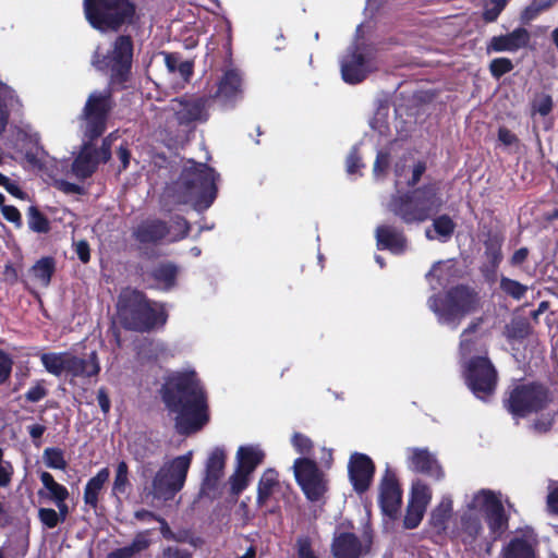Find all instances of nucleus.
<instances>
[{
  "mask_svg": "<svg viewBox=\"0 0 558 558\" xmlns=\"http://www.w3.org/2000/svg\"><path fill=\"white\" fill-rule=\"evenodd\" d=\"M162 399L177 414L175 426L180 434H192L208 422L206 396L194 371L170 375L165 384Z\"/></svg>",
  "mask_w": 558,
  "mask_h": 558,
  "instance_id": "nucleus-1",
  "label": "nucleus"
},
{
  "mask_svg": "<svg viewBox=\"0 0 558 558\" xmlns=\"http://www.w3.org/2000/svg\"><path fill=\"white\" fill-rule=\"evenodd\" d=\"M506 507L510 502L500 492L482 488L466 495L459 514V526L472 539L484 536L498 539L508 529L509 517Z\"/></svg>",
  "mask_w": 558,
  "mask_h": 558,
  "instance_id": "nucleus-2",
  "label": "nucleus"
},
{
  "mask_svg": "<svg viewBox=\"0 0 558 558\" xmlns=\"http://www.w3.org/2000/svg\"><path fill=\"white\" fill-rule=\"evenodd\" d=\"M110 108L111 95L109 89L94 92L89 95L83 110L81 124L84 140L93 141L102 134ZM112 137L111 134L104 140L99 151H96L90 143L84 141L82 150L72 166V171L77 178L85 179L89 177L99 161L106 162L110 159Z\"/></svg>",
  "mask_w": 558,
  "mask_h": 558,
  "instance_id": "nucleus-3",
  "label": "nucleus"
},
{
  "mask_svg": "<svg viewBox=\"0 0 558 558\" xmlns=\"http://www.w3.org/2000/svg\"><path fill=\"white\" fill-rule=\"evenodd\" d=\"M216 178L214 169L189 161L179 180L166 193L177 203L191 204L196 210H205L216 198Z\"/></svg>",
  "mask_w": 558,
  "mask_h": 558,
  "instance_id": "nucleus-4",
  "label": "nucleus"
},
{
  "mask_svg": "<svg viewBox=\"0 0 558 558\" xmlns=\"http://www.w3.org/2000/svg\"><path fill=\"white\" fill-rule=\"evenodd\" d=\"M481 320L472 323L463 330L460 340V355L463 362V374L465 381L472 392L482 400H486L494 393L497 384V373L486 352L484 355L470 357L469 355L475 350V332Z\"/></svg>",
  "mask_w": 558,
  "mask_h": 558,
  "instance_id": "nucleus-5",
  "label": "nucleus"
},
{
  "mask_svg": "<svg viewBox=\"0 0 558 558\" xmlns=\"http://www.w3.org/2000/svg\"><path fill=\"white\" fill-rule=\"evenodd\" d=\"M118 317L121 324L132 330L148 331L163 326L167 313L162 304L150 302L145 296L132 289L121 292L118 301Z\"/></svg>",
  "mask_w": 558,
  "mask_h": 558,
  "instance_id": "nucleus-6",
  "label": "nucleus"
},
{
  "mask_svg": "<svg viewBox=\"0 0 558 558\" xmlns=\"http://www.w3.org/2000/svg\"><path fill=\"white\" fill-rule=\"evenodd\" d=\"M444 204L436 184H427L404 195L392 196L388 209L405 223L423 222Z\"/></svg>",
  "mask_w": 558,
  "mask_h": 558,
  "instance_id": "nucleus-7",
  "label": "nucleus"
},
{
  "mask_svg": "<svg viewBox=\"0 0 558 558\" xmlns=\"http://www.w3.org/2000/svg\"><path fill=\"white\" fill-rule=\"evenodd\" d=\"M393 163L395 186L415 185L426 170L425 162L417 160L411 153H400L397 143L378 150L373 167L374 177L379 180L386 177Z\"/></svg>",
  "mask_w": 558,
  "mask_h": 558,
  "instance_id": "nucleus-8",
  "label": "nucleus"
},
{
  "mask_svg": "<svg viewBox=\"0 0 558 558\" xmlns=\"http://www.w3.org/2000/svg\"><path fill=\"white\" fill-rule=\"evenodd\" d=\"M477 302V295L473 291L465 287H457L444 296L429 298L427 304L439 324L454 329L465 315L475 311Z\"/></svg>",
  "mask_w": 558,
  "mask_h": 558,
  "instance_id": "nucleus-9",
  "label": "nucleus"
},
{
  "mask_svg": "<svg viewBox=\"0 0 558 558\" xmlns=\"http://www.w3.org/2000/svg\"><path fill=\"white\" fill-rule=\"evenodd\" d=\"M83 5L89 24L101 32L117 31L131 22L135 12L129 0H84Z\"/></svg>",
  "mask_w": 558,
  "mask_h": 558,
  "instance_id": "nucleus-10",
  "label": "nucleus"
},
{
  "mask_svg": "<svg viewBox=\"0 0 558 558\" xmlns=\"http://www.w3.org/2000/svg\"><path fill=\"white\" fill-rule=\"evenodd\" d=\"M192 459L193 451H189L162 464L153 478L154 498L170 500L184 487Z\"/></svg>",
  "mask_w": 558,
  "mask_h": 558,
  "instance_id": "nucleus-11",
  "label": "nucleus"
},
{
  "mask_svg": "<svg viewBox=\"0 0 558 558\" xmlns=\"http://www.w3.org/2000/svg\"><path fill=\"white\" fill-rule=\"evenodd\" d=\"M363 25L356 29L354 44L341 58V75L344 82L356 84L362 82L369 73L377 70L374 48L362 41Z\"/></svg>",
  "mask_w": 558,
  "mask_h": 558,
  "instance_id": "nucleus-12",
  "label": "nucleus"
},
{
  "mask_svg": "<svg viewBox=\"0 0 558 558\" xmlns=\"http://www.w3.org/2000/svg\"><path fill=\"white\" fill-rule=\"evenodd\" d=\"M132 54L133 44L131 38L119 36L111 51L102 54L97 49L92 62L98 71L109 74L112 82L121 83L130 71Z\"/></svg>",
  "mask_w": 558,
  "mask_h": 558,
  "instance_id": "nucleus-13",
  "label": "nucleus"
},
{
  "mask_svg": "<svg viewBox=\"0 0 558 558\" xmlns=\"http://www.w3.org/2000/svg\"><path fill=\"white\" fill-rule=\"evenodd\" d=\"M294 476L306 498L316 501L327 492L325 474L310 458H299L293 463Z\"/></svg>",
  "mask_w": 558,
  "mask_h": 558,
  "instance_id": "nucleus-14",
  "label": "nucleus"
},
{
  "mask_svg": "<svg viewBox=\"0 0 558 558\" xmlns=\"http://www.w3.org/2000/svg\"><path fill=\"white\" fill-rule=\"evenodd\" d=\"M547 393L541 385H521L513 389L508 399V410L517 417H523L544 408Z\"/></svg>",
  "mask_w": 558,
  "mask_h": 558,
  "instance_id": "nucleus-15",
  "label": "nucleus"
},
{
  "mask_svg": "<svg viewBox=\"0 0 558 558\" xmlns=\"http://www.w3.org/2000/svg\"><path fill=\"white\" fill-rule=\"evenodd\" d=\"M207 102L204 97L173 99L163 112L167 117L173 116L179 124L203 121L207 119Z\"/></svg>",
  "mask_w": 558,
  "mask_h": 558,
  "instance_id": "nucleus-16",
  "label": "nucleus"
},
{
  "mask_svg": "<svg viewBox=\"0 0 558 558\" xmlns=\"http://www.w3.org/2000/svg\"><path fill=\"white\" fill-rule=\"evenodd\" d=\"M537 543L534 531L526 527L502 547L500 558H536Z\"/></svg>",
  "mask_w": 558,
  "mask_h": 558,
  "instance_id": "nucleus-17",
  "label": "nucleus"
},
{
  "mask_svg": "<svg viewBox=\"0 0 558 558\" xmlns=\"http://www.w3.org/2000/svg\"><path fill=\"white\" fill-rule=\"evenodd\" d=\"M369 548V541L363 543L351 533L337 531L331 543L333 558H360Z\"/></svg>",
  "mask_w": 558,
  "mask_h": 558,
  "instance_id": "nucleus-18",
  "label": "nucleus"
},
{
  "mask_svg": "<svg viewBox=\"0 0 558 558\" xmlns=\"http://www.w3.org/2000/svg\"><path fill=\"white\" fill-rule=\"evenodd\" d=\"M408 468L414 472L424 473L437 481L444 477V471L435 456L427 449L409 448L407 450Z\"/></svg>",
  "mask_w": 558,
  "mask_h": 558,
  "instance_id": "nucleus-19",
  "label": "nucleus"
},
{
  "mask_svg": "<svg viewBox=\"0 0 558 558\" xmlns=\"http://www.w3.org/2000/svg\"><path fill=\"white\" fill-rule=\"evenodd\" d=\"M401 500L402 493L397 478L387 471L379 485V505L383 512L393 518L400 509Z\"/></svg>",
  "mask_w": 558,
  "mask_h": 558,
  "instance_id": "nucleus-20",
  "label": "nucleus"
},
{
  "mask_svg": "<svg viewBox=\"0 0 558 558\" xmlns=\"http://www.w3.org/2000/svg\"><path fill=\"white\" fill-rule=\"evenodd\" d=\"M531 40L530 32L517 27L506 35L494 36L487 44V52H515L527 47Z\"/></svg>",
  "mask_w": 558,
  "mask_h": 558,
  "instance_id": "nucleus-21",
  "label": "nucleus"
},
{
  "mask_svg": "<svg viewBox=\"0 0 558 558\" xmlns=\"http://www.w3.org/2000/svg\"><path fill=\"white\" fill-rule=\"evenodd\" d=\"M374 464L372 460L363 453H354L349 462V475L351 483L356 492H365L374 475Z\"/></svg>",
  "mask_w": 558,
  "mask_h": 558,
  "instance_id": "nucleus-22",
  "label": "nucleus"
},
{
  "mask_svg": "<svg viewBox=\"0 0 558 558\" xmlns=\"http://www.w3.org/2000/svg\"><path fill=\"white\" fill-rule=\"evenodd\" d=\"M242 95V77L235 70H227L218 82L214 98L223 107L232 106Z\"/></svg>",
  "mask_w": 558,
  "mask_h": 558,
  "instance_id": "nucleus-23",
  "label": "nucleus"
},
{
  "mask_svg": "<svg viewBox=\"0 0 558 558\" xmlns=\"http://www.w3.org/2000/svg\"><path fill=\"white\" fill-rule=\"evenodd\" d=\"M100 372V365L96 352H92L88 357H80L70 353L66 374L72 379L89 378L97 376Z\"/></svg>",
  "mask_w": 558,
  "mask_h": 558,
  "instance_id": "nucleus-24",
  "label": "nucleus"
},
{
  "mask_svg": "<svg viewBox=\"0 0 558 558\" xmlns=\"http://www.w3.org/2000/svg\"><path fill=\"white\" fill-rule=\"evenodd\" d=\"M376 240L379 250H388L393 254H401L407 250L403 234L390 226H379L376 229Z\"/></svg>",
  "mask_w": 558,
  "mask_h": 558,
  "instance_id": "nucleus-25",
  "label": "nucleus"
},
{
  "mask_svg": "<svg viewBox=\"0 0 558 558\" xmlns=\"http://www.w3.org/2000/svg\"><path fill=\"white\" fill-rule=\"evenodd\" d=\"M226 462V453L221 448H215L206 463V477L203 483V492L215 488L217 482L222 476Z\"/></svg>",
  "mask_w": 558,
  "mask_h": 558,
  "instance_id": "nucleus-26",
  "label": "nucleus"
},
{
  "mask_svg": "<svg viewBox=\"0 0 558 558\" xmlns=\"http://www.w3.org/2000/svg\"><path fill=\"white\" fill-rule=\"evenodd\" d=\"M15 141L17 145L21 144V149L25 153L27 160L33 163L36 162L40 150L38 133L26 124L16 130Z\"/></svg>",
  "mask_w": 558,
  "mask_h": 558,
  "instance_id": "nucleus-27",
  "label": "nucleus"
},
{
  "mask_svg": "<svg viewBox=\"0 0 558 558\" xmlns=\"http://www.w3.org/2000/svg\"><path fill=\"white\" fill-rule=\"evenodd\" d=\"M134 234L142 243H154L167 238V227L160 220L149 219L142 222Z\"/></svg>",
  "mask_w": 558,
  "mask_h": 558,
  "instance_id": "nucleus-28",
  "label": "nucleus"
},
{
  "mask_svg": "<svg viewBox=\"0 0 558 558\" xmlns=\"http://www.w3.org/2000/svg\"><path fill=\"white\" fill-rule=\"evenodd\" d=\"M453 499L450 495H444L437 506L432 510L430 524L434 529L441 532L445 531L447 524L452 517Z\"/></svg>",
  "mask_w": 558,
  "mask_h": 558,
  "instance_id": "nucleus-29",
  "label": "nucleus"
},
{
  "mask_svg": "<svg viewBox=\"0 0 558 558\" xmlns=\"http://www.w3.org/2000/svg\"><path fill=\"white\" fill-rule=\"evenodd\" d=\"M264 457V451L257 445L241 446L236 452V465L253 473Z\"/></svg>",
  "mask_w": 558,
  "mask_h": 558,
  "instance_id": "nucleus-30",
  "label": "nucleus"
},
{
  "mask_svg": "<svg viewBox=\"0 0 558 558\" xmlns=\"http://www.w3.org/2000/svg\"><path fill=\"white\" fill-rule=\"evenodd\" d=\"M40 481L44 485V489L38 492L40 497L46 498L52 502L68 499L69 492L66 487L56 482L50 473L43 472L40 474Z\"/></svg>",
  "mask_w": 558,
  "mask_h": 558,
  "instance_id": "nucleus-31",
  "label": "nucleus"
},
{
  "mask_svg": "<svg viewBox=\"0 0 558 558\" xmlns=\"http://www.w3.org/2000/svg\"><path fill=\"white\" fill-rule=\"evenodd\" d=\"M19 106L15 92L0 78V134L5 130L9 112Z\"/></svg>",
  "mask_w": 558,
  "mask_h": 558,
  "instance_id": "nucleus-32",
  "label": "nucleus"
},
{
  "mask_svg": "<svg viewBox=\"0 0 558 558\" xmlns=\"http://www.w3.org/2000/svg\"><path fill=\"white\" fill-rule=\"evenodd\" d=\"M71 352H48L40 354V361L45 369L57 377L66 374L68 362Z\"/></svg>",
  "mask_w": 558,
  "mask_h": 558,
  "instance_id": "nucleus-33",
  "label": "nucleus"
},
{
  "mask_svg": "<svg viewBox=\"0 0 558 558\" xmlns=\"http://www.w3.org/2000/svg\"><path fill=\"white\" fill-rule=\"evenodd\" d=\"M150 545V539L146 532L138 533L132 543L128 546L117 548L107 555V558H134L144 551Z\"/></svg>",
  "mask_w": 558,
  "mask_h": 558,
  "instance_id": "nucleus-34",
  "label": "nucleus"
},
{
  "mask_svg": "<svg viewBox=\"0 0 558 558\" xmlns=\"http://www.w3.org/2000/svg\"><path fill=\"white\" fill-rule=\"evenodd\" d=\"M109 475V470L107 468H104L87 482L84 490L85 504L94 508L97 506L98 495L102 489L104 484L108 481Z\"/></svg>",
  "mask_w": 558,
  "mask_h": 558,
  "instance_id": "nucleus-35",
  "label": "nucleus"
},
{
  "mask_svg": "<svg viewBox=\"0 0 558 558\" xmlns=\"http://www.w3.org/2000/svg\"><path fill=\"white\" fill-rule=\"evenodd\" d=\"M454 231V223L450 217L444 215L436 218L433 222V229L428 228L425 235L428 240H439L446 242Z\"/></svg>",
  "mask_w": 558,
  "mask_h": 558,
  "instance_id": "nucleus-36",
  "label": "nucleus"
},
{
  "mask_svg": "<svg viewBox=\"0 0 558 558\" xmlns=\"http://www.w3.org/2000/svg\"><path fill=\"white\" fill-rule=\"evenodd\" d=\"M53 270V259L50 257H44L32 267L31 272L37 284L41 287H48Z\"/></svg>",
  "mask_w": 558,
  "mask_h": 558,
  "instance_id": "nucleus-37",
  "label": "nucleus"
},
{
  "mask_svg": "<svg viewBox=\"0 0 558 558\" xmlns=\"http://www.w3.org/2000/svg\"><path fill=\"white\" fill-rule=\"evenodd\" d=\"M165 63L169 72L178 73L183 81H187L193 72V64L181 60L177 54H165Z\"/></svg>",
  "mask_w": 558,
  "mask_h": 558,
  "instance_id": "nucleus-38",
  "label": "nucleus"
},
{
  "mask_svg": "<svg viewBox=\"0 0 558 558\" xmlns=\"http://www.w3.org/2000/svg\"><path fill=\"white\" fill-rule=\"evenodd\" d=\"M277 484L278 478L274 471H267L262 475L257 489V502L259 506L266 504Z\"/></svg>",
  "mask_w": 558,
  "mask_h": 558,
  "instance_id": "nucleus-39",
  "label": "nucleus"
},
{
  "mask_svg": "<svg viewBox=\"0 0 558 558\" xmlns=\"http://www.w3.org/2000/svg\"><path fill=\"white\" fill-rule=\"evenodd\" d=\"M153 276L157 282V287L167 290L174 284L177 268L173 265H160L155 268Z\"/></svg>",
  "mask_w": 558,
  "mask_h": 558,
  "instance_id": "nucleus-40",
  "label": "nucleus"
},
{
  "mask_svg": "<svg viewBox=\"0 0 558 558\" xmlns=\"http://www.w3.org/2000/svg\"><path fill=\"white\" fill-rule=\"evenodd\" d=\"M432 499V489L430 487L423 483L422 481H415L412 484L410 502L421 506L423 508H427Z\"/></svg>",
  "mask_w": 558,
  "mask_h": 558,
  "instance_id": "nucleus-41",
  "label": "nucleus"
},
{
  "mask_svg": "<svg viewBox=\"0 0 558 558\" xmlns=\"http://www.w3.org/2000/svg\"><path fill=\"white\" fill-rule=\"evenodd\" d=\"M27 223L29 229L37 233H46L50 229L48 219L35 206L28 208Z\"/></svg>",
  "mask_w": 558,
  "mask_h": 558,
  "instance_id": "nucleus-42",
  "label": "nucleus"
},
{
  "mask_svg": "<svg viewBox=\"0 0 558 558\" xmlns=\"http://www.w3.org/2000/svg\"><path fill=\"white\" fill-rule=\"evenodd\" d=\"M138 354L147 360H160L167 354V347L161 341H147L140 348Z\"/></svg>",
  "mask_w": 558,
  "mask_h": 558,
  "instance_id": "nucleus-43",
  "label": "nucleus"
},
{
  "mask_svg": "<svg viewBox=\"0 0 558 558\" xmlns=\"http://www.w3.org/2000/svg\"><path fill=\"white\" fill-rule=\"evenodd\" d=\"M130 485L129 482V469L124 461H121L117 465L116 476L112 486V493L116 496L123 495Z\"/></svg>",
  "mask_w": 558,
  "mask_h": 558,
  "instance_id": "nucleus-44",
  "label": "nucleus"
},
{
  "mask_svg": "<svg viewBox=\"0 0 558 558\" xmlns=\"http://www.w3.org/2000/svg\"><path fill=\"white\" fill-rule=\"evenodd\" d=\"M45 464L50 469L64 470L66 461L63 451L59 448H46L43 453Z\"/></svg>",
  "mask_w": 558,
  "mask_h": 558,
  "instance_id": "nucleus-45",
  "label": "nucleus"
},
{
  "mask_svg": "<svg viewBox=\"0 0 558 558\" xmlns=\"http://www.w3.org/2000/svg\"><path fill=\"white\" fill-rule=\"evenodd\" d=\"M251 474L252 472L236 465L234 474L230 477V485L233 494L239 495L246 488L251 478Z\"/></svg>",
  "mask_w": 558,
  "mask_h": 558,
  "instance_id": "nucleus-46",
  "label": "nucleus"
},
{
  "mask_svg": "<svg viewBox=\"0 0 558 558\" xmlns=\"http://www.w3.org/2000/svg\"><path fill=\"white\" fill-rule=\"evenodd\" d=\"M426 509L409 501L407 513L403 520L407 529H415L422 521Z\"/></svg>",
  "mask_w": 558,
  "mask_h": 558,
  "instance_id": "nucleus-47",
  "label": "nucleus"
},
{
  "mask_svg": "<svg viewBox=\"0 0 558 558\" xmlns=\"http://www.w3.org/2000/svg\"><path fill=\"white\" fill-rule=\"evenodd\" d=\"M291 444L298 453L304 456L303 458H307L313 452L312 440L301 433L293 434L291 438Z\"/></svg>",
  "mask_w": 558,
  "mask_h": 558,
  "instance_id": "nucleus-48",
  "label": "nucleus"
},
{
  "mask_svg": "<svg viewBox=\"0 0 558 558\" xmlns=\"http://www.w3.org/2000/svg\"><path fill=\"white\" fill-rule=\"evenodd\" d=\"M500 288L504 292L517 300L522 299L527 290V288L521 284L519 281L505 277L500 280Z\"/></svg>",
  "mask_w": 558,
  "mask_h": 558,
  "instance_id": "nucleus-49",
  "label": "nucleus"
},
{
  "mask_svg": "<svg viewBox=\"0 0 558 558\" xmlns=\"http://www.w3.org/2000/svg\"><path fill=\"white\" fill-rule=\"evenodd\" d=\"M513 64L508 58H496L489 64L490 73L494 77L499 78L504 74L510 72Z\"/></svg>",
  "mask_w": 558,
  "mask_h": 558,
  "instance_id": "nucleus-50",
  "label": "nucleus"
},
{
  "mask_svg": "<svg viewBox=\"0 0 558 558\" xmlns=\"http://www.w3.org/2000/svg\"><path fill=\"white\" fill-rule=\"evenodd\" d=\"M187 232H189L187 222L183 218L178 217L173 221V226L170 229L167 228V238L170 241H177V240L184 238L187 234Z\"/></svg>",
  "mask_w": 558,
  "mask_h": 558,
  "instance_id": "nucleus-51",
  "label": "nucleus"
},
{
  "mask_svg": "<svg viewBox=\"0 0 558 558\" xmlns=\"http://www.w3.org/2000/svg\"><path fill=\"white\" fill-rule=\"evenodd\" d=\"M39 521L47 527L53 529L60 522V515H58L57 511L52 508H40L38 510Z\"/></svg>",
  "mask_w": 558,
  "mask_h": 558,
  "instance_id": "nucleus-52",
  "label": "nucleus"
},
{
  "mask_svg": "<svg viewBox=\"0 0 558 558\" xmlns=\"http://www.w3.org/2000/svg\"><path fill=\"white\" fill-rule=\"evenodd\" d=\"M507 0H490L486 5L483 16L486 22H494L497 20L504 8L506 7Z\"/></svg>",
  "mask_w": 558,
  "mask_h": 558,
  "instance_id": "nucleus-53",
  "label": "nucleus"
},
{
  "mask_svg": "<svg viewBox=\"0 0 558 558\" xmlns=\"http://www.w3.org/2000/svg\"><path fill=\"white\" fill-rule=\"evenodd\" d=\"M371 128L377 131L380 135H386L388 133L389 126L387 123V112L386 109H379L375 117L371 121Z\"/></svg>",
  "mask_w": 558,
  "mask_h": 558,
  "instance_id": "nucleus-54",
  "label": "nucleus"
},
{
  "mask_svg": "<svg viewBox=\"0 0 558 558\" xmlns=\"http://www.w3.org/2000/svg\"><path fill=\"white\" fill-rule=\"evenodd\" d=\"M13 361L9 354L0 350V385L4 384L12 372Z\"/></svg>",
  "mask_w": 558,
  "mask_h": 558,
  "instance_id": "nucleus-55",
  "label": "nucleus"
},
{
  "mask_svg": "<svg viewBox=\"0 0 558 558\" xmlns=\"http://www.w3.org/2000/svg\"><path fill=\"white\" fill-rule=\"evenodd\" d=\"M553 108V100L549 95H539L533 102L534 111L542 116H547Z\"/></svg>",
  "mask_w": 558,
  "mask_h": 558,
  "instance_id": "nucleus-56",
  "label": "nucleus"
},
{
  "mask_svg": "<svg viewBox=\"0 0 558 558\" xmlns=\"http://www.w3.org/2000/svg\"><path fill=\"white\" fill-rule=\"evenodd\" d=\"M446 266H447L446 263L438 262L433 266L430 271L426 275L432 289L436 290L439 286L442 284L441 272H442V268Z\"/></svg>",
  "mask_w": 558,
  "mask_h": 558,
  "instance_id": "nucleus-57",
  "label": "nucleus"
},
{
  "mask_svg": "<svg viewBox=\"0 0 558 558\" xmlns=\"http://www.w3.org/2000/svg\"><path fill=\"white\" fill-rule=\"evenodd\" d=\"M1 213L3 217L14 223L15 227L21 228L22 227V217L19 211V209L11 205H5L3 208H1Z\"/></svg>",
  "mask_w": 558,
  "mask_h": 558,
  "instance_id": "nucleus-58",
  "label": "nucleus"
},
{
  "mask_svg": "<svg viewBox=\"0 0 558 558\" xmlns=\"http://www.w3.org/2000/svg\"><path fill=\"white\" fill-rule=\"evenodd\" d=\"M13 475V466L9 461L3 460L0 463V487L10 485Z\"/></svg>",
  "mask_w": 558,
  "mask_h": 558,
  "instance_id": "nucleus-59",
  "label": "nucleus"
},
{
  "mask_svg": "<svg viewBox=\"0 0 558 558\" xmlns=\"http://www.w3.org/2000/svg\"><path fill=\"white\" fill-rule=\"evenodd\" d=\"M298 558H318L308 538H300L298 541Z\"/></svg>",
  "mask_w": 558,
  "mask_h": 558,
  "instance_id": "nucleus-60",
  "label": "nucleus"
},
{
  "mask_svg": "<svg viewBox=\"0 0 558 558\" xmlns=\"http://www.w3.org/2000/svg\"><path fill=\"white\" fill-rule=\"evenodd\" d=\"M46 396H47V389L43 386V384L38 383L28 389V391L25 395V398L29 402H38Z\"/></svg>",
  "mask_w": 558,
  "mask_h": 558,
  "instance_id": "nucleus-61",
  "label": "nucleus"
},
{
  "mask_svg": "<svg viewBox=\"0 0 558 558\" xmlns=\"http://www.w3.org/2000/svg\"><path fill=\"white\" fill-rule=\"evenodd\" d=\"M526 333V325L521 322H512L506 328V336L508 338H522Z\"/></svg>",
  "mask_w": 558,
  "mask_h": 558,
  "instance_id": "nucleus-62",
  "label": "nucleus"
},
{
  "mask_svg": "<svg viewBox=\"0 0 558 558\" xmlns=\"http://www.w3.org/2000/svg\"><path fill=\"white\" fill-rule=\"evenodd\" d=\"M163 558H192L189 550L182 549L178 546H169L162 550Z\"/></svg>",
  "mask_w": 558,
  "mask_h": 558,
  "instance_id": "nucleus-63",
  "label": "nucleus"
},
{
  "mask_svg": "<svg viewBox=\"0 0 558 558\" xmlns=\"http://www.w3.org/2000/svg\"><path fill=\"white\" fill-rule=\"evenodd\" d=\"M361 166V159L356 154V149H353L347 158V171L349 174H354Z\"/></svg>",
  "mask_w": 558,
  "mask_h": 558,
  "instance_id": "nucleus-64",
  "label": "nucleus"
}]
</instances>
